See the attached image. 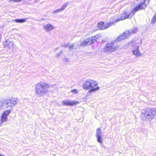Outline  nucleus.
<instances>
[{"mask_svg":"<svg viewBox=\"0 0 156 156\" xmlns=\"http://www.w3.org/2000/svg\"><path fill=\"white\" fill-rule=\"evenodd\" d=\"M150 0H143V1L136 5L131 11L129 13L126 11L124 12L121 15L120 18L114 20L113 21L115 24L118 21L123 20L131 18L138 11L144 9L149 4Z\"/></svg>","mask_w":156,"mask_h":156,"instance_id":"f257e3e1","label":"nucleus"},{"mask_svg":"<svg viewBox=\"0 0 156 156\" xmlns=\"http://www.w3.org/2000/svg\"><path fill=\"white\" fill-rule=\"evenodd\" d=\"M98 83L96 81L89 79L86 80L83 85V87L85 90H88L90 89L89 92L95 91L98 90L99 87L98 86Z\"/></svg>","mask_w":156,"mask_h":156,"instance_id":"f03ea898","label":"nucleus"},{"mask_svg":"<svg viewBox=\"0 0 156 156\" xmlns=\"http://www.w3.org/2000/svg\"><path fill=\"white\" fill-rule=\"evenodd\" d=\"M49 87V86L47 83L41 81L36 85L35 91L37 94H45L47 92V89Z\"/></svg>","mask_w":156,"mask_h":156,"instance_id":"7ed1b4c3","label":"nucleus"},{"mask_svg":"<svg viewBox=\"0 0 156 156\" xmlns=\"http://www.w3.org/2000/svg\"><path fill=\"white\" fill-rule=\"evenodd\" d=\"M141 114L145 116L152 119L156 115V109L153 108H148L142 110Z\"/></svg>","mask_w":156,"mask_h":156,"instance_id":"20e7f679","label":"nucleus"},{"mask_svg":"<svg viewBox=\"0 0 156 156\" xmlns=\"http://www.w3.org/2000/svg\"><path fill=\"white\" fill-rule=\"evenodd\" d=\"M119 48L118 45H115L114 42H112L107 43L104 48L103 51L107 53L108 52H111L117 50Z\"/></svg>","mask_w":156,"mask_h":156,"instance_id":"39448f33","label":"nucleus"},{"mask_svg":"<svg viewBox=\"0 0 156 156\" xmlns=\"http://www.w3.org/2000/svg\"><path fill=\"white\" fill-rule=\"evenodd\" d=\"M114 25L113 21L108 22L105 23L104 22L101 21L98 23L97 26L99 30H104Z\"/></svg>","mask_w":156,"mask_h":156,"instance_id":"423d86ee","label":"nucleus"},{"mask_svg":"<svg viewBox=\"0 0 156 156\" xmlns=\"http://www.w3.org/2000/svg\"><path fill=\"white\" fill-rule=\"evenodd\" d=\"M98 38V36L95 35L86 39L81 43L80 45L82 46H85L93 43L97 41Z\"/></svg>","mask_w":156,"mask_h":156,"instance_id":"0eeeda50","label":"nucleus"},{"mask_svg":"<svg viewBox=\"0 0 156 156\" xmlns=\"http://www.w3.org/2000/svg\"><path fill=\"white\" fill-rule=\"evenodd\" d=\"M11 110L10 109H6L4 111L0 117V121L1 123H4L8 120L7 116L11 112Z\"/></svg>","mask_w":156,"mask_h":156,"instance_id":"6e6552de","label":"nucleus"},{"mask_svg":"<svg viewBox=\"0 0 156 156\" xmlns=\"http://www.w3.org/2000/svg\"><path fill=\"white\" fill-rule=\"evenodd\" d=\"M6 101L5 104L6 105L8 106H12L16 104L17 100L15 98H12L11 99H8L5 100Z\"/></svg>","mask_w":156,"mask_h":156,"instance_id":"1a4fd4ad","label":"nucleus"},{"mask_svg":"<svg viewBox=\"0 0 156 156\" xmlns=\"http://www.w3.org/2000/svg\"><path fill=\"white\" fill-rule=\"evenodd\" d=\"M62 104L63 105L67 106H73L76 105L79 103V102L77 101L74 100L72 101H67L64 100L62 101Z\"/></svg>","mask_w":156,"mask_h":156,"instance_id":"9d476101","label":"nucleus"},{"mask_svg":"<svg viewBox=\"0 0 156 156\" xmlns=\"http://www.w3.org/2000/svg\"><path fill=\"white\" fill-rule=\"evenodd\" d=\"M101 133V129L100 128H98L97 129L96 136L97 137L98 141L100 143H101L102 142V140L100 135Z\"/></svg>","mask_w":156,"mask_h":156,"instance_id":"9b49d317","label":"nucleus"},{"mask_svg":"<svg viewBox=\"0 0 156 156\" xmlns=\"http://www.w3.org/2000/svg\"><path fill=\"white\" fill-rule=\"evenodd\" d=\"M45 30L47 31L51 30L54 28L53 26L49 23H48L44 26Z\"/></svg>","mask_w":156,"mask_h":156,"instance_id":"f8f14e48","label":"nucleus"},{"mask_svg":"<svg viewBox=\"0 0 156 156\" xmlns=\"http://www.w3.org/2000/svg\"><path fill=\"white\" fill-rule=\"evenodd\" d=\"M138 48L139 46H137L136 48L132 51L133 54L136 56H139L141 55L138 50Z\"/></svg>","mask_w":156,"mask_h":156,"instance_id":"ddd939ff","label":"nucleus"},{"mask_svg":"<svg viewBox=\"0 0 156 156\" xmlns=\"http://www.w3.org/2000/svg\"><path fill=\"white\" fill-rule=\"evenodd\" d=\"M10 44L12 45V43L11 42H8L7 41H5L3 43V45L5 47H8L9 48H10Z\"/></svg>","mask_w":156,"mask_h":156,"instance_id":"4468645a","label":"nucleus"},{"mask_svg":"<svg viewBox=\"0 0 156 156\" xmlns=\"http://www.w3.org/2000/svg\"><path fill=\"white\" fill-rule=\"evenodd\" d=\"M6 102L5 100H4L2 101H0V110L3 109L4 106L5 105H6L5 103Z\"/></svg>","mask_w":156,"mask_h":156,"instance_id":"2eb2a0df","label":"nucleus"},{"mask_svg":"<svg viewBox=\"0 0 156 156\" xmlns=\"http://www.w3.org/2000/svg\"><path fill=\"white\" fill-rule=\"evenodd\" d=\"M26 20L27 19L25 18L23 19H16L15 20V21L16 23H22L25 22Z\"/></svg>","mask_w":156,"mask_h":156,"instance_id":"dca6fc26","label":"nucleus"},{"mask_svg":"<svg viewBox=\"0 0 156 156\" xmlns=\"http://www.w3.org/2000/svg\"><path fill=\"white\" fill-rule=\"evenodd\" d=\"M126 32H124L123 33V34L119 36L118 39L119 40H121L125 38V35H126Z\"/></svg>","mask_w":156,"mask_h":156,"instance_id":"f3484780","label":"nucleus"},{"mask_svg":"<svg viewBox=\"0 0 156 156\" xmlns=\"http://www.w3.org/2000/svg\"><path fill=\"white\" fill-rule=\"evenodd\" d=\"M155 16L151 20V23H154L156 21V13Z\"/></svg>","mask_w":156,"mask_h":156,"instance_id":"a211bd4d","label":"nucleus"},{"mask_svg":"<svg viewBox=\"0 0 156 156\" xmlns=\"http://www.w3.org/2000/svg\"><path fill=\"white\" fill-rule=\"evenodd\" d=\"M71 92H72L76 94L77 93V90L76 89H73L71 90Z\"/></svg>","mask_w":156,"mask_h":156,"instance_id":"6ab92c4d","label":"nucleus"},{"mask_svg":"<svg viewBox=\"0 0 156 156\" xmlns=\"http://www.w3.org/2000/svg\"><path fill=\"white\" fill-rule=\"evenodd\" d=\"M63 9V8H61V9L57 10H56L55 11V12H58L61 11Z\"/></svg>","mask_w":156,"mask_h":156,"instance_id":"aec40b11","label":"nucleus"},{"mask_svg":"<svg viewBox=\"0 0 156 156\" xmlns=\"http://www.w3.org/2000/svg\"><path fill=\"white\" fill-rule=\"evenodd\" d=\"M21 0H12V1H13L14 2H18L21 1Z\"/></svg>","mask_w":156,"mask_h":156,"instance_id":"412c9836","label":"nucleus"},{"mask_svg":"<svg viewBox=\"0 0 156 156\" xmlns=\"http://www.w3.org/2000/svg\"><path fill=\"white\" fill-rule=\"evenodd\" d=\"M73 45H71V46H70V47H69V48H73Z\"/></svg>","mask_w":156,"mask_h":156,"instance_id":"4be33fe9","label":"nucleus"},{"mask_svg":"<svg viewBox=\"0 0 156 156\" xmlns=\"http://www.w3.org/2000/svg\"><path fill=\"white\" fill-rule=\"evenodd\" d=\"M2 123H1V122H0V126L1 125V124Z\"/></svg>","mask_w":156,"mask_h":156,"instance_id":"5701e85b","label":"nucleus"},{"mask_svg":"<svg viewBox=\"0 0 156 156\" xmlns=\"http://www.w3.org/2000/svg\"><path fill=\"white\" fill-rule=\"evenodd\" d=\"M137 1H140L141 0H137Z\"/></svg>","mask_w":156,"mask_h":156,"instance_id":"b1692460","label":"nucleus"}]
</instances>
